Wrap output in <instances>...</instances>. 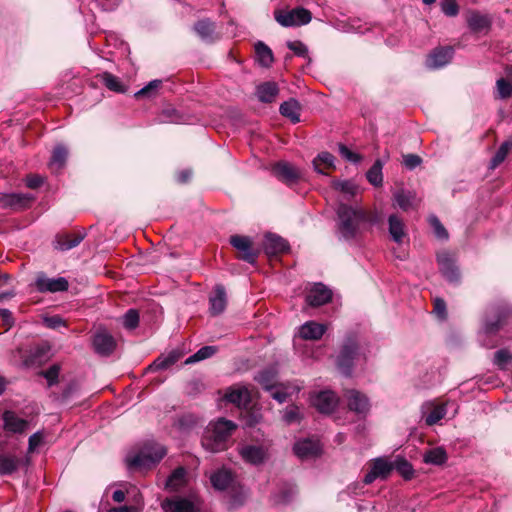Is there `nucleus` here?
Segmentation results:
<instances>
[{"instance_id":"nucleus-1","label":"nucleus","mask_w":512,"mask_h":512,"mask_svg":"<svg viewBox=\"0 0 512 512\" xmlns=\"http://www.w3.org/2000/svg\"><path fill=\"white\" fill-rule=\"evenodd\" d=\"M336 216V233L346 242L359 240L378 221L375 213L345 203L338 205Z\"/></svg>"},{"instance_id":"nucleus-2","label":"nucleus","mask_w":512,"mask_h":512,"mask_svg":"<svg viewBox=\"0 0 512 512\" xmlns=\"http://www.w3.org/2000/svg\"><path fill=\"white\" fill-rule=\"evenodd\" d=\"M237 425L225 418L210 422L202 436V446L205 450L216 453L228 448V442Z\"/></svg>"},{"instance_id":"nucleus-3","label":"nucleus","mask_w":512,"mask_h":512,"mask_svg":"<svg viewBox=\"0 0 512 512\" xmlns=\"http://www.w3.org/2000/svg\"><path fill=\"white\" fill-rule=\"evenodd\" d=\"M495 320L488 317L485 318L482 331L480 333V341L482 346L493 348L496 342L490 340L500 330H512V308L508 305H500L493 308Z\"/></svg>"},{"instance_id":"nucleus-4","label":"nucleus","mask_w":512,"mask_h":512,"mask_svg":"<svg viewBox=\"0 0 512 512\" xmlns=\"http://www.w3.org/2000/svg\"><path fill=\"white\" fill-rule=\"evenodd\" d=\"M166 455V449L155 442H146L140 450L127 457L130 468L150 469Z\"/></svg>"},{"instance_id":"nucleus-5","label":"nucleus","mask_w":512,"mask_h":512,"mask_svg":"<svg viewBox=\"0 0 512 512\" xmlns=\"http://www.w3.org/2000/svg\"><path fill=\"white\" fill-rule=\"evenodd\" d=\"M359 357L360 352L357 337L354 334H349L346 336L337 357V366L344 375L350 376L354 361Z\"/></svg>"},{"instance_id":"nucleus-6","label":"nucleus","mask_w":512,"mask_h":512,"mask_svg":"<svg viewBox=\"0 0 512 512\" xmlns=\"http://www.w3.org/2000/svg\"><path fill=\"white\" fill-rule=\"evenodd\" d=\"M275 18L284 27H293L307 24L311 21V12L302 7L275 13Z\"/></svg>"},{"instance_id":"nucleus-7","label":"nucleus","mask_w":512,"mask_h":512,"mask_svg":"<svg viewBox=\"0 0 512 512\" xmlns=\"http://www.w3.org/2000/svg\"><path fill=\"white\" fill-rule=\"evenodd\" d=\"M239 455L241 458L251 465H261L269 457V446L268 445H254L247 444L239 447Z\"/></svg>"},{"instance_id":"nucleus-8","label":"nucleus","mask_w":512,"mask_h":512,"mask_svg":"<svg viewBox=\"0 0 512 512\" xmlns=\"http://www.w3.org/2000/svg\"><path fill=\"white\" fill-rule=\"evenodd\" d=\"M231 245L241 252L240 258L250 264L255 263L258 257V251L253 248V242L250 237L233 235L230 237Z\"/></svg>"},{"instance_id":"nucleus-9","label":"nucleus","mask_w":512,"mask_h":512,"mask_svg":"<svg viewBox=\"0 0 512 512\" xmlns=\"http://www.w3.org/2000/svg\"><path fill=\"white\" fill-rule=\"evenodd\" d=\"M393 470L390 462L383 458H376L372 461L370 470L364 476L363 482L367 485L373 483L376 479H386Z\"/></svg>"},{"instance_id":"nucleus-10","label":"nucleus","mask_w":512,"mask_h":512,"mask_svg":"<svg viewBox=\"0 0 512 512\" xmlns=\"http://www.w3.org/2000/svg\"><path fill=\"white\" fill-rule=\"evenodd\" d=\"M272 173L274 176L285 183L286 185H293L300 179L299 170L288 162H278L273 165Z\"/></svg>"},{"instance_id":"nucleus-11","label":"nucleus","mask_w":512,"mask_h":512,"mask_svg":"<svg viewBox=\"0 0 512 512\" xmlns=\"http://www.w3.org/2000/svg\"><path fill=\"white\" fill-rule=\"evenodd\" d=\"M92 345L97 354L109 356L116 348V341L111 334L103 330L94 334Z\"/></svg>"},{"instance_id":"nucleus-12","label":"nucleus","mask_w":512,"mask_h":512,"mask_svg":"<svg viewBox=\"0 0 512 512\" xmlns=\"http://www.w3.org/2000/svg\"><path fill=\"white\" fill-rule=\"evenodd\" d=\"M312 405L321 413L330 414L338 404L336 394L330 390L321 391L315 394L312 399Z\"/></svg>"},{"instance_id":"nucleus-13","label":"nucleus","mask_w":512,"mask_h":512,"mask_svg":"<svg viewBox=\"0 0 512 512\" xmlns=\"http://www.w3.org/2000/svg\"><path fill=\"white\" fill-rule=\"evenodd\" d=\"M34 197L24 193L4 194L0 197V207L3 209L20 210L26 208Z\"/></svg>"},{"instance_id":"nucleus-14","label":"nucleus","mask_w":512,"mask_h":512,"mask_svg":"<svg viewBox=\"0 0 512 512\" xmlns=\"http://www.w3.org/2000/svg\"><path fill=\"white\" fill-rule=\"evenodd\" d=\"M332 298V291L322 283L314 284L306 295V302L312 307L322 306Z\"/></svg>"},{"instance_id":"nucleus-15","label":"nucleus","mask_w":512,"mask_h":512,"mask_svg":"<svg viewBox=\"0 0 512 512\" xmlns=\"http://www.w3.org/2000/svg\"><path fill=\"white\" fill-rule=\"evenodd\" d=\"M345 397L351 411L361 416L367 415L370 410V402L365 394L357 390H349Z\"/></svg>"},{"instance_id":"nucleus-16","label":"nucleus","mask_w":512,"mask_h":512,"mask_svg":"<svg viewBox=\"0 0 512 512\" xmlns=\"http://www.w3.org/2000/svg\"><path fill=\"white\" fill-rule=\"evenodd\" d=\"M437 262L442 275L450 282L459 279V271L453 256L449 252H441L437 255Z\"/></svg>"},{"instance_id":"nucleus-17","label":"nucleus","mask_w":512,"mask_h":512,"mask_svg":"<svg viewBox=\"0 0 512 512\" xmlns=\"http://www.w3.org/2000/svg\"><path fill=\"white\" fill-rule=\"evenodd\" d=\"M36 287L40 292H63L68 290L69 283L66 278H48L45 275H40L36 279Z\"/></svg>"},{"instance_id":"nucleus-18","label":"nucleus","mask_w":512,"mask_h":512,"mask_svg":"<svg viewBox=\"0 0 512 512\" xmlns=\"http://www.w3.org/2000/svg\"><path fill=\"white\" fill-rule=\"evenodd\" d=\"M453 54L452 46L436 48L427 57L426 65L431 69L441 68L451 61Z\"/></svg>"},{"instance_id":"nucleus-19","label":"nucleus","mask_w":512,"mask_h":512,"mask_svg":"<svg viewBox=\"0 0 512 512\" xmlns=\"http://www.w3.org/2000/svg\"><path fill=\"white\" fill-rule=\"evenodd\" d=\"M421 411L428 426L437 424L447 413L445 404H435L433 402L424 403Z\"/></svg>"},{"instance_id":"nucleus-20","label":"nucleus","mask_w":512,"mask_h":512,"mask_svg":"<svg viewBox=\"0 0 512 512\" xmlns=\"http://www.w3.org/2000/svg\"><path fill=\"white\" fill-rule=\"evenodd\" d=\"M3 423L5 431L14 434L25 433L29 428V422L23 418H20L13 411H5L3 413Z\"/></svg>"},{"instance_id":"nucleus-21","label":"nucleus","mask_w":512,"mask_h":512,"mask_svg":"<svg viewBox=\"0 0 512 512\" xmlns=\"http://www.w3.org/2000/svg\"><path fill=\"white\" fill-rule=\"evenodd\" d=\"M210 313L214 316L224 312L227 305V295L223 285L217 284L209 297Z\"/></svg>"},{"instance_id":"nucleus-22","label":"nucleus","mask_w":512,"mask_h":512,"mask_svg":"<svg viewBox=\"0 0 512 512\" xmlns=\"http://www.w3.org/2000/svg\"><path fill=\"white\" fill-rule=\"evenodd\" d=\"M85 237V233H64L58 234L53 242L54 248L59 251H68L78 246Z\"/></svg>"},{"instance_id":"nucleus-23","label":"nucleus","mask_w":512,"mask_h":512,"mask_svg":"<svg viewBox=\"0 0 512 512\" xmlns=\"http://www.w3.org/2000/svg\"><path fill=\"white\" fill-rule=\"evenodd\" d=\"M24 464L21 456L12 453L0 454V476H9L18 471L20 466Z\"/></svg>"},{"instance_id":"nucleus-24","label":"nucleus","mask_w":512,"mask_h":512,"mask_svg":"<svg viewBox=\"0 0 512 512\" xmlns=\"http://www.w3.org/2000/svg\"><path fill=\"white\" fill-rule=\"evenodd\" d=\"M294 453L301 459L316 456L320 452L319 442L312 439L297 441L293 447Z\"/></svg>"},{"instance_id":"nucleus-25","label":"nucleus","mask_w":512,"mask_h":512,"mask_svg":"<svg viewBox=\"0 0 512 512\" xmlns=\"http://www.w3.org/2000/svg\"><path fill=\"white\" fill-rule=\"evenodd\" d=\"M225 399L239 408H247L251 401L249 390L244 386L231 388L225 394Z\"/></svg>"},{"instance_id":"nucleus-26","label":"nucleus","mask_w":512,"mask_h":512,"mask_svg":"<svg viewBox=\"0 0 512 512\" xmlns=\"http://www.w3.org/2000/svg\"><path fill=\"white\" fill-rule=\"evenodd\" d=\"M263 248L267 255H277L285 252L289 246L282 237L269 233L265 236Z\"/></svg>"},{"instance_id":"nucleus-27","label":"nucleus","mask_w":512,"mask_h":512,"mask_svg":"<svg viewBox=\"0 0 512 512\" xmlns=\"http://www.w3.org/2000/svg\"><path fill=\"white\" fill-rule=\"evenodd\" d=\"M324 324L315 321H307L299 328V336L305 340H319L326 332Z\"/></svg>"},{"instance_id":"nucleus-28","label":"nucleus","mask_w":512,"mask_h":512,"mask_svg":"<svg viewBox=\"0 0 512 512\" xmlns=\"http://www.w3.org/2000/svg\"><path fill=\"white\" fill-rule=\"evenodd\" d=\"M162 508L165 512H196L192 501L180 497L166 499L162 503Z\"/></svg>"},{"instance_id":"nucleus-29","label":"nucleus","mask_w":512,"mask_h":512,"mask_svg":"<svg viewBox=\"0 0 512 512\" xmlns=\"http://www.w3.org/2000/svg\"><path fill=\"white\" fill-rule=\"evenodd\" d=\"M210 481L215 489L225 490L233 485L234 477L231 471L227 469H219L211 474Z\"/></svg>"},{"instance_id":"nucleus-30","label":"nucleus","mask_w":512,"mask_h":512,"mask_svg":"<svg viewBox=\"0 0 512 512\" xmlns=\"http://www.w3.org/2000/svg\"><path fill=\"white\" fill-rule=\"evenodd\" d=\"M182 354L173 350L168 355H161L148 366L149 371H159L169 368L180 360Z\"/></svg>"},{"instance_id":"nucleus-31","label":"nucleus","mask_w":512,"mask_h":512,"mask_svg":"<svg viewBox=\"0 0 512 512\" xmlns=\"http://www.w3.org/2000/svg\"><path fill=\"white\" fill-rule=\"evenodd\" d=\"M182 354L173 350L168 355H161L148 366L149 371H159L169 368L180 360Z\"/></svg>"},{"instance_id":"nucleus-32","label":"nucleus","mask_w":512,"mask_h":512,"mask_svg":"<svg viewBox=\"0 0 512 512\" xmlns=\"http://www.w3.org/2000/svg\"><path fill=\"white\" fill-rule=\"evenodd\" d=\"M279 93L278 86L275 82H265L257 86L256 95L263 103H271L275 100Z\"/></svg>"},{"instance_id":"nucleus-33","label":"nucleus","mask_w":512,"mask_h":512,"mask_svg":"<svg viewBox=\"0 0 512 512\" xmlns=\"http://www.w3.org/2000/svg\"><path fill=\"white\" fill-rule=\"evenodd\" d=\"M300 104L296 99H289L280 105L279 112L282 116L287 117L292 123L300 121Z\"/></svg>"},{"instance_id":"nucleus-34","label":"nucleus","mask_w":512,"mask_h":512,"mask_svg":"<svg viewBox=\"0 0 512 512\" xmlns=\"http://www.w3.org/2000/svg\"><path fill=\"white\" fill-rule=\"evenodd\" d=\"M468 25L473 30H485L491 27L492 17L481 12H472L468 19Z\"/></svg>"},{"instance_id":"nucleus-35","label":"nucleus","mask_w":512,"mask_h":512,"mask_svg":"<svg viewBox=\"0 0 512 512\" xmlns=\"http://www.w3.org/2000/svg\"><path fill=\"white\" fill-rule=\"evenodd\" d=\"M67 157L68 150L66 147L61 144L57 145L52 152V156L49 162L50 169L54 172L61 170L65 166Z\"/></svg>"},{"instance_id":"nucleus-36","label":"nucleus","mask_w":512,"mask_h":512,"mask_svg":"<svg viewBox=\"0 0 512 512\" xmlns=\"http://www.w3.org/2000/svg\"><path fill=\"white\" fill-rule=\"evenodd\" d=\"M394 200L400 209L407 211L414 207L416 194L412 191L402 189L394 194Z\"/></svg>"},{"instance_id":"nucleus-37","label":"nucleus","mask_w":512,"mask_h":512,"mask_svg":"<svg viewBox=\"0 0 512 512\" xmlns=\"http://www.w3.org/2000/svg\"><path fill=\"white\" fill-rule=\"evenodd\" d=\"M186 483V469L184 467L176 468L166 481V488L171 491H178Z\"/></svg>"},{"instance_id":"nucleus-38","label":"nucleus","mask_w":512,"mask_h":512,"mask_svg":"<svg viewBox=\"0 0 512 512\" xmlns=\"http://www.w3.org/2000/svg\"><path fill=\"white\" fill-rule=\"evenodd\" d=\"M257 380L267 389L271 391V396L273 399L277 400L279 403H284L288 398V392H286L282 387L272 386L269 384V380L267 377V373H261Z\"/></svg>"},{"instance_id":"nucleus-39","label":"nucleus","mask_w":512,"mask_h":512,"mask_svg":"<svg viewBox=\"0 0 512 512\" xmlns=\"http://www.w3.org/2000/svg\"><path fill=\"white\" fill-rule=\"evenodd\" d=\"M100 80L109 90L117 93H125L127 87L120 81V79L109 72H103L100 75Z\"/></svg>"},{"instance_id":"nucleus-40","label":"nucleus","mask_w":512,"mask_h":512,"mask_svg":"<svg viewBox=\"0 0 512 512\" xmlns=\"http://www.w3.org/2000/svg\"><path fill=\"white\" fill-rule=\"evenodd\" d=\"M389 223V233L392 237V239L397 242L401 243L402 239L405 235L404 232V224L402 220L397 217L396 215H390L388 219Z\"/></svg>"},{"instance_id":"nucleus-41","label":"nucleus","mask_w":512,"mask_h":512,"mask_svg":"<svg viewBox=\"0 0 512 512\" xmlns=\"http://www.w3.org/2000/svg\"><path fill=\"white\" fill-rule=\"evenodd\" d=\"M335 157L329 152H322L313 160L315 170L320 174H326L324 169L335 168Z\"/></svg>"},{"instance_id":"nucleus-42","label":"nucleus","mask_w":512,"mask_h":512,"mask_svg":"<svg viewBox=\"0 0 512 512\" xmlns=\"http://www.w3.org/2000/svg\"><path fill=\"white\" fill-rule=\"evenodd\" d=\"M255 52L258 62L263 67H269L273 62V54L271 49L262 42L255 45Z\"/></svg>"},{"instance_id":"nucleus-43","label":"nucleus","mask_w":512,"mask_h":512,"mask_svg":"<svg viewBox=\"0 0 512 512\" xmlns=\"http://www.w3.org/2000/svg\"><path fill=\"white\" fill-rule=\"evenodd\" d=\"M383 164L381 160H376L371 168L367 171L366 177L369 183L373 186L378 187L382 185L383 175H382Z\"/></svg>"},{"instance_id":"nucleus-44","label":"nucleus","mask_w":512,"mask_h":512,"mask_svg":"<svg viewBox=\"0 0 512 512\" xmlns=\"http://www.w3.org/2000/svg\"><path fill=\"white\" fill-rule=\"evenodd\" d=\"M446 460V451L441 447L430 449L424 455V462L428 464L442 465Z\"/></svg>"},{"instance_id":"nucleus-45","label":"nucleus","mask_w":512,"mask_h":512,"mask_svg":"<svg viewBox=\"0 0 512 512\" xmlns=\"http://www.w3.org/2000/svg\"><path fill=\"white\" fill-rule=\"evenodd\" d=\"M512 148V142L511 141H505L502 143V145L498 148L496 151L494 157L491 160V168H496L498 165H500L506 158L507 154Z\"/></svg>"},{"instance_id":"nucleus-46","label":"nucleus","mask_w":512,"mask_h":512,"mask_svg":"<svg viewBox=\"0 0 512 512\" xmlns=\"http://www.w3.org/2000/svg\"><path fill=\"white\" fill-rule=\"evenodd\" d=\"M162 81L159 79H155L150 81L146 86L135 93L136 98L140 97H154L161 87Z\"/></svg>"},{"instance_id":"nucleus-47","label":"nucleus","mask_w":512,"mask_h":512,"mask_svg":"<svg viewBox=\"0 0 512 512\" xmlns=\"http://www.w3.org/2000/svg\"><path fill=\"white\" fill-rule=\"evenodd\" d=\"M216 352V348L214 346H204L200 348L195 354L191 355L186 359V364L195 363L204 359H207L214 355Z\"/></svg>"},{"instance_id":"nucleus-48","label":"nucleus","mask_w":512,"mask_h":512,"mask_svg":"<svg viewBox=\"0 0 512 512\" xmlns=\"http://www.w3.org/2000/svg\"><path fill=\"white\" fill-rule=\"evenodd\" d=\"M429 224L433 228L434 234L438 239L447 240L448 232L445 227L441 224L440 220L435 215H430L428 218Z\"/></svg>"},{"instance_id":"nucleus-49","label":"nucleus","mask_w":512,"mask_h":512,"mask_svg":"<svg viewBox=\"0 0 512 512\" xmlns=\"http://www.w3.org/2000/svg\"><path fill=\"white\" fill-rule=\"evenodd\" d=\"M123 326L126 329L133 330L135 329L139 324V313L136 309H129L124 315H123Z\"/></svg>"},{"instance_id":"nucleus-50","label":"nucleus","mask_w":512,"mask_h":512,"mask_svg":"<svg viewBox=\"0 0 512 512\" xmlns=\"http://www.w3.org/2000/svg\"><path fill=\"white\" fill-rule=\"evenodd\" d=\"M440 9L442 13L448 17H455L459 13L457 0H441Z\"/></svg>"},{"instance_id":"nucleus-51","label":"nucleus","mask_w":512,"mask_h":512,"mask_svg":"<svg viewBox=\"0 0 512 512\" xmlns=\"http://www.w3.org/2000/svg\"><path fill=\"white\" fill-rule=\"evenodd\" d=\"M332 187L335 190H338V191H341V192L347 194L348 196H354L356 193V186L350 180H344V181L334 180L332 182Z\"/></svg>"},{"instance_id":"nucleus-52","label":"nucleus","mask_w":512,"mask_h":512,"mask_svg":"<svg viewBox=\"0 0 512 512\" xmlns=\"http://www.w3.org/2000/svg\"><path fill=\"white\" fill-rule=\"evenodd\" d=\"M512 360V354L507 349H500L495 352L493 363L500 369H504Z\"/></svg>"},{"instance_id":"nucleus-53","label":"nucleus","mask_w":512,"mask_h":512,"mask_svg":"<svg viewBox=\"0 0 512 512\" xmlns=\"http://www.w3.org/2000/svg\"><path fill=\"white\" fill-rule=\"evenodd\" d=\"M287 45H288V48L295 53V55L304 57V58H309L308 57V49H307L306 45H304L302 42L293 41V42H288Z\"/></svg>"},{"instance_id":"nucleus-54","label":"nucleus","mask_w":512,"mask_h":512,"mask_svg":"<svg viewBox=\"0 0 512 512\" xmlns=\"http://www.w3.org/2000/svg\"><path fill=\"white\" fill-rule=\"evenodd\" d=\"M339 153L343 158L353 163H358L361 160V156L359 154L352 152L344 144H339Z\"/></svg>"},{"instance_id":"nucleus-55","label":"nucleus","mask_w":512,"mask_h":512,"mask_svg":"<svg viewBox=\"0 0 512 512\" xmlns=\"http://www.w3.org/2000/svg\"><path fill=\"white\" fill-rule=\"evenodd\" d=\"M497 91L500 98H507L512 94V85L501 78L497 81Z\"/></svg>"},{"instance_id":"nucleus-56","label":"nucleus","mask_w":512,"mask_h":512,"mask_svg":"<svg viewBox=\"0 0 512 512\" xmlns=\"http://www.w3.org/2000/svg\"><path fill=\"white\" fill-rule=\"evenodd\" d=\"M422 163L421 157L416 154H407L403 156V164L409 170L415 169Z\"/></svg>"},{"instance_id":"nucleus-57","label":"nucleus","mask_w":512,"mask_h":512,"mask_svg":"<svg viewBox=\"0 0 512 512\" xmlns=\"http://www.w3.org/2000/svg\"><path fill=\"white\" fill-rule=\"evenodd\" d=\"M44 324L48 327V328H51V329H57V328H60V327H65L66 326V323L65 321L58 315H54V316H50V317H45L44 318Z\"/></svg>"},{"instance_id":"nucleus-58","label":"nucleus","mask_w":512,"mask_h":512,"mask_svg":"<svg viewBox=\"0 0 512 512\" xmlns=\"http://www.w3.org/2000/svg\"><path fill=\"white\" fill-rule=\"evenodd\" d=\"M287 424H291L299 420V409L296 406L287 407L283 416Z\"/></svg>"},{"instance_id":"nucleus-59","label":"nucleus","mask_w":512,"mask_h":512,"mask_svg":"<svg viewBox=\"0 0 512 512\" xmlns=\"http://www.w3.org/2000/svg\"><path fill=\"white\" fill-rule=\"evenodd\" d=\"M43 434L41 432H36L29 437L28 441V452L32 453L35 449L42 443Z\"/></svg>"},{"instance_id":"nucleus-60","label":"nucleus","mask_w":512,"mask_h":512,"mask_svg":"<svg viewBox=\"0 0 512 512\" xmlns=\"http://www.w3.org/2000/svg\"><path fill=\"white\" fill-rule=\"evenodd\" d=\"M214 28V23L211 22L209 19L200 20L194 26L195 32L198 33L211 32L212 30H214Z\"/></svg>"},{"instance_id":"nucleus-61","label":"nucleus","mask_w":512,"mask_h":512,"mask_svg":"<svg viewBox=\"0 0 512 512\" xmlns=\"http://www.w3.org/2000/svg\"><path fill=\"white\" fill-rule=\"evenodd\" d=\"M434 312L439 318H446V303L443 299L436 298L434 300Z\"/></svg>"},{"instance_id":"nucleus-62","label":"nucleus","mask_w":512,"mask_h":512,"mask_svg":"<svg viewBox=\"0 0 512 512\" xmlns=\"http://www.w3.org/2000/svg\"><path fill=\"white\" fill-rule=\"evenodd\" d=\"M60 368L57 365L51 366L44 373L45 378L47 379L49 385H52L56 382L59 375Z\"/></svg>"},{"instance_id":"nucleus-63","label":"nucleus","mask_w":512,"mask_h":512,"mask_svg":"<svg viewBox=\"0 0 512 512\" xmlns=\"http://www.w3.org/2000/svg\"><path fill=\"white\" fill-rule=\"evenodd\" d=\"M44 182V178L39 175H28L26 178V185L30 189H36L40 187Z\"/></svg>"},{"instance_id":"nucleus-64","label":"nucleus","mask_w":512,"mask_h":512,"mask_svg":"<svg viewBox=\"0 0 512 512\" xmlns=\"http://www.w3.org/2000/svg\"><path fill=\"white\" fill-rule=\"evenodd\" d=\"M0 315L2 317V320L5 322V324L9 325V326H12L13 323H14V318H13V314L10 310L8 309H1L0 310Z\"/></svg>"}]
</instances>
